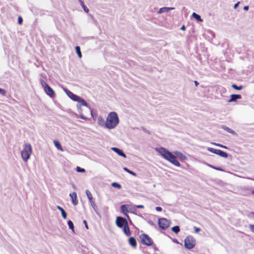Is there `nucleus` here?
Instances as JSON below:
<instances>
[{"label":"nucleus","instance_id":"obj_16","mask_svg":"<svg viewBox=\"0 0 254 254\" xmlns=\"http://www.w3.org/2000/svg\"><path fill=\"white\" fill-rule=\"evenodd\" d=\"M98 124L101 126H105V122L104 119L102 117H98Z\"/></svg>","mask_w":254,"mask_h":254},{"label":"nucleus","instance_id":"obj_4","mask_svg":"<svg viewBox=\"0 0 254 254\" xmlns=\"http://www.w3.org/2000/svg\"><path fill=\"white\" fill-rule=\"evenodd\" d=\"M196 244L195 239L191 236H187L185 239L184 246L187 249L193 248Z\"/></svg>","mask_w":254,"mask_h":254},{"label":"nucleus","instance_id":"obj_12","mask_svg":"<svg viewBox=\"0 0 254 254\" xmlns=\"http://www.w3.org/2000/svg\"><path fill=\"white\" fill-rule=\"evenodd\" d=\"M128 243L130 246L133 248H135L137 245V243L135 239L133 237H130L128 239Z\"/></svg>","mask_w":254,"mask_h":254},{"label":"nucleus","instance_id":"obj_2","mask_svg":"<svg viewBox=\"0 0 254 254\" xmlns=\"http://www.w3.org/2000/svg\"><path fill=\"white\" fill-rule=\"evenodd\" d=\"M119 119L117 114L112 112L110 113L107 118L105 124V127L109 129L114 128L119 124Z\"/></svg>","mask_w":254,"mask_h":254},{"label":"nucleus","instance_id":"obj_3","mask_svg":"<svg viewBox=\"0 0 254 254\" xmlns=\"http://www.w3.org/2000/svg\"><path fill=\"white\" fill-rule=\"evenodd\" d=\"M32 153V147L29 143H26L21 152V157L25 162H27Z\"/></svg>","mask_w":254,"mask_h":254},{"label":"nucleus","instance_id":"obj_5","mask_svg":"<svg viewBox=\"0 0 254 254\" xmlns=\"http://www.w3.org/2000/svg\"><path fill=\"white\" fill-rule=\"evenodd\" d=\"M139 239L142 244L146 246H151L153 244V241L151 238L145 234H141Z\"/></svg>","mask_w":254,"mask_h":254},{"label":"nucleus","instance_id":"obj_21","mask_svg":"<svg viewBox=\"0 0 254 254\" xmlns=\"http://www.w3.org/2000/svg\"><path fill=\"white\" fill-rule=\"evenodd\" d=\"M222 128L230 133H232V134L235 133V131L233 130H232V129L230 128L229 127H227L223 126L222 127Z\"/></svg>","mask_w":254,"mask_h":254},{"label":"nucleus","instance_id":"obj_43","mask_svg":"<svg viewBox=\"0 0 254 254\" xmlns=\"http://www.w3.org/2000/svg\"><path fill=\"white\" fill-rule=\"evenodd\" d=\"M86 12H88L89 9L85 6L84 8H83Z\"/></svg>","mask_w":254,"mask_h":254},{"label":"nucleus","instance_id":"obj_14","mask_svg":"<svg viewBox=\"0 0 254 254\" xmlns=\"http://www.w3.org/2000/svg\"><path fill=\"white\" fill-rule=\"evenodd\" d=\"M170 223H158V225L160 228L165 230L169 227Z\"/></svg>","mask_w":254,"mask_h":254},{"label":"nucleus","instance_id":"obj_27","mask_svg":"<svg viewBox=\"0 0 254 254\" xmlns=\"http://www.w3.org/2000/svg\"><path fill=\"white\" fill-rule=\"evenodd\" d=\"M232 87L236 90H241L242 89V86H238L236 84H232Z\"/></svg>","mask_w":254,"mask_h":254},{"label":"nucleus","instance_id":"obj_36","mask_svg":"<svg viewBox=\"0 0 254 254\" xmlns=\"http://www.w3.org/2000/svg\"><path fill=\"white\" fill-rule=\"evenodd\" d=\"M162 221H165V222H167L168 220L166 218H160V219H159L158 222L160 223V222H161Z\"/></svg>","mask_w":254,"mask_h":254},{"label":"nucleus","instance_id":"obj_19","mask_svg":"<svg viewBox=\"0 0 254 254\" xmlns=\"http://www.w3.org/2000/svg\"><path fill=\"white\" fill-rule=\"evenodd\" d=\"M174 9V8H173V7H163V8H161L159 9V13L164 12V9H166V12H168L170 10H173Z\"/></svg>","mask_w":254,"mask_h":254},{"label":"nucleus","instance_id":"obj_46","mask_svg":"<svg viewBox=\"0 0 254 254\" xmlns=\"http://www.w3.org/2000/svg\"><path fill=\"white\" fill-rule=\"evenodd\" d=\"M239 2L236 3L234 6V8H236L238 7V6L239 5Z\"/></svg>","mask_w":254,"mask_h":254},{"label":"nucleus","instance_id":"obj_34","mask_svg":"<svg viewBox=\"0 0 254 254\" xmlns=\"http://www.w3.org/2000/svg\"><path fill=\"white\" fill-rule=\"evenodd\" d=\"M6 91L4 89L0 88V94L4 96L5 95Z\"/></svg>","mask_w":254,"mask_h":254},{"label":"nucleus","instance_id":"obj_45","mask_svg":"<svg viewBox=\"0 0 254 254\" xmlns=\"http://www.w3.org/2000/svg\"><path fill=\"white\" fill-rule=\"evenodd\" d=\"M194 228H195V232L196 233H197L200 231V229L198 228L195 227Z\"/></svg>","mask_w":254,"mask_h":254},{"label":"nucleus","instance_id":"obj_42","mask_svg":"<svg viewBox=\"0 0 254 254\" xmlns=\"http://www.w3.org/2000/svg\"><path fill=\"white\" fill-rule=\"evenodd\" d=\"M138 208H143L144 207L143 205H138L136 206Z\"/></svg>","mask_w":254,"mask_h":254},{"label":"nucleus","instance_id":"obj_47","mask_svg":"<svg viewBox=\"0 0 254 254\" xmlns=\"http://www.w3.org/2000/svg\"><path fill=\"white\" fill-rule=\"evenodd\" d=\"M181 29L182 30H186V27L184 25H183L181 28Z\"/></svg>","mask_w":254,"mask_h":254},{"label":"nucleus","instance_id":"obj_35","mask_svg":"<svg viewBox=\"0 0 254 254\" xmlns=\"http://www.w3.org/2000/svg\"><path fill=\"white\" fill-rule=\"evenodd\" d=\"M209 166L211 168H212L213 169H215V170H219V171H222V170L221 169V168H218V167H214L212 165H209Z\"/></svg>","mask_w":254,"mask_h":254},{"label":"nucleus","instance_id":"obj_51","mask_svg":"<svg viewBox=\"0 0 254 254\" xmlns=\"http://www.w3.org/2000/svg\"><path fill=\"white\" fill-rule=\"evenodd\" d=\"M252 194H253V195H254V190H253V191H252Z\"/></svg>","mask_w":254,"mask_h":254},{"label":"nucleus","instance_id":"obj_15","mask_svg":"<svg viewBox=\"0 0 254 254\" xmlns=\"http://www.w3.org/2000/svg\"><path fill=\"white\" fill-rule=\"evenodd\" d=\"M54 143L57 149L60 150L61 151H63L62 145L58 141L55 140L54 141Z\"/></svg>","mask_w":254,"mask_h":254},{"label":"nucleus","instance_id":"obj_24","mask_svg":"<svg viewBox=\"0 0 254 254\" xmlns=\"http://www.w3.org/2000/svg\"><path fill=\"white\" fill-rule=\"evenodd\" d=\"M116 222H127V220L122 217H117Z\"/></svg>","mask_w":254,"mask_h":254},{"label":"nucleus","instance_id":"obj_11","mask_svg":"<svg viewBox=\"0 0 254 254\" xmlns=\"http://www.w3.org/2000/svg\"><path fill=\"white\" fill-rule=\"evenodd\" d=\"M112 149L116 152L119 155L122 156L124 158H126V155L121 150V149L116 148V147H113Z\"/></svg>","mask_w":254,"mask_h":254},{"label":"nucleus","instance_id":"obj_31","mask_svg":"<svg viewBox=\"0 0 254 254\" xmlns=\"http://www.w3.org/2000/svg\"><path fill=\"white\" fill-rule=\"evenodd\" d=\"M90 202L91 203V206H92V207L94 209H95V208L97 207V205H96V203H95V202L94 199L92 200H91L90 201Z\"/></svg>","mask_w":254,"mask_h":254},{"label":"nucleus","instance_id":"obj_8","mask_svg":"<svg viewBox=\"0 0 254 254\" xmlns=\"http://www.w3.org/2000/svg\"><path fill=\"white\" fill-rule=\"evenodd\" d=\"M66 94L68 95V96L73 101H77L79 100H80L79 96L73 94L70 91H67Z\"/></svg>","mask_w":254,"mask_h":254},{"label":"nucleus","instance_id":"obj_6","mask_svg":"<svg viewBox=\"0 0 254 254\" xmlns=\"http://www.w3.org/2000/svg\"><path fill=\"white\" fill-rule=\"evenodd\" d=\"M40 82L42 87L44 88L45 91L49 96L51 97H54L55 96V92L45 81L43 80H41Z\"/></svg>","mask_w":254,"mask_h":254},{"label":"nucleus","instance_id":"obj_29","mask_svg":"<svg viewBox=\"0 0 254 254\" xmlns=\"http://www.w3.org/2000/svg\"><path fill=\"white\" fill-rule=\"evenodd\" d=\"M77 102H78L79 103H80L82 105H84V106H86L87 105V103L85 101V100L82 99H81L80 97V100H79Z\"/></svg>","mask_w":254,"mask_h":254},{"label":"nucleus","instance_id":"obj_33","mask_svg":"<svg viewBox=\"0 0 254 254\" xmlns=\"http://www.w3.org/2000/svg\"><path fill=\"white\" fill-rule=\"evenodd\" d=\"M69 228L72 230V231L74 232V225L73 223H68Z\"/></svg>","mask_w":254,"mask_h":254},{"label":"nucleus","instance_id":"obj_44","mask_svg":"<svg viewBox=\"0 0 254 254\" xmlns=\"http://www.w3.org/2000/svg\"><path fill=\"white\" fill-rule=\"evenodd\" d=\"M249 8V6H245L244 7V9L245 10H246V11H247V10H248Z\"/></svg>","mask_w":254,"mask_h":254},{"label":"nucleus","instance_id":"obj_40","mask_svg":"<svg viewBox=\"0 0 254 254\" xmlns=\"http://www.w3.org/2000/svg\"><path fill=\"white\" fill-rule=\"evenodd\" d=\"M250 229L252 232H254V225H250Z\"/></svg>","mask_w":254,"mask_h":254},{"label":"nucleus","instance_id":"obj_37","mask_svg":"<svg viewBox=\"0 0 254 254\" xmlns=\"http://www.w3.org/2000/svg\"><path fill=\"white\" fill-rule=\"evenodd\" d=\"M23 19L21 16H19L18 18V22L19 24H21L22 22Z\"/></svg>","mask_w":254,"mask_h":254},{"label":"nucleus","instance_id":"obj_48","mask_svg":"<svg viewBox=\"0 0 254 254\" xmlns=\"http://www.w3.org/2000/svg\"><path fill=\"white\" fill-rule=\"evenodd\" d=\"M194 83L195 85L196 86H198V85L199 84V83H198L197 81H194Z\"/></svg>","mask_w":254,"mask_h":254},{"label":"nucleus","instance_id":"obj_20","mask_svg":"<svg viewBox=\"0 0 254 254\" xmlns=\"http://www.w3.org/2000/svg\"><path fill=\"white\" fill-rule=\"evenodd\" d=\"M121 210L123 212H124L126 215L127 213L128 212L127 206L126 205H122L121 207Z\"/></svg>","mask_w":254,"mask_h":254},{"label":"nucleus","instance_id":"obj_1","mask_svg":"<svg viewBox=\"0 0 254 254\" xmlns=\"http://www.w3.org/2000/svg\"><path fill=\"white\" fill-rule=\"evenodd\" d=\"M156 150L166 160H168L174 165L180 167L181 164L177 160L176 157L171 152L163 147L157 148Z\"/></svg>","mask_w":254,"mask_h":254},{"label":"nucleus","instance_id":"obj_30","mask_svg":"<svg viewBox=\"0 0 254 254\" xmlns=\"http://www.w3.org/2000/svg\"><path fill=\"white\" fill-rule=\"evenodd\" d=\"M112 186L114 187L117 188L119 189L121 188V185L117 183H113Z\"/></svg>","mask_w":254,"mask_h":254},{"label":"nucleus","instance_id":"obj_53","mask_svg":"<svg viewBox=\"0 0 254 254\" xmlns=\"http://www.w3.org/2000/svg\"><path fill=\"white\" fill-rule=\"evenodd\" d=\"M83 222L85 223V222H86V221H85V220H84Z\"/></svg>","mask_w":254,"mask_h":254},{"label":"nucleus","instance_id":"obj_9","mask_svg":"<svg viewBox=\"0 0 254 254\" xmlns=\"http://www.w3.org/2000/svg\"><path fill=\"white\" fill-rule=\"evenodd\" d=\"M69 196L71 198L72 203L73 205H76L78 203V200L77 199V194L75 192H72L69 194Z\"/></svg>","mask_w":254,"mask_h":254},{"label":"nucleus","instance_id":"obj_38","mask_svg":"<svg viewBox=\"0 0 254 254\" xmlns=\"http://www.w3.org/2000/svg\"><path fill=\"white\" fill-rule=\"evenodd\" d=\"M116 224L120 228H122V227L124 228L125 223H116Z\"/></svg>","mask_w":254,"mask_h":254},{"label":"nucleus","instance_id":"obj_41","mask_svg":"<svg viewBox=\"0 0 254 254\" xmlns=\"http://www.w3.org/2000/svg\"><path fill=\"white\" fill-rule=\"evenodd\" d=\"M81 5H82L83 8H84L85 5L84 4L83 2L81 0H79Z\"/></svg>","mask_w":254,"mask_h":254},{"label":"nucleus","instance_id":"obj_7","mask_svg":"<svg viewBox=\"0 0 254 254\" xmlns=\"http://www.w3.org/2000/svg\"><path fill=\"white\" fill-rule=\"evenodd\" d=\"M207 150L211 153L216 154L224 158H227L228 157V154L226 152L219 149H216L213 148L209 147L208 148Z\"/></svg>","mask_w":254,"mask_h":254},{"label":"nucleus","instance_id":"obj_13","mask_svg":"<svg viewBox=\"0 0 254 254\" xmlns=\"http://www.w3.org/2000/svg\"><path fill=\"white\" fill-rule=\"evenodd\" d=\"M124 232L127 235L129 236L131 234L130 231L129 230V228L128 225V223H125L123 228Z\"/></svg>","mask_w":254,"mask_h":254},{"label":"nucleus","instance_id":"obj_23","mask_svg":"<svg viewBox=\"0 0 254 254\" xmlns=\"http://www.w3.org/2000/svg\"><path fill=\"white\" fill-rule=\"evenodd\" d=\"M86 195H87L88 199L89 200V201L93 199L92 194L90 191H89L88 190H86Z\"/></svg>","mask_w":254,"mask_h":254},{"label":"nucleus","instance_id":"obj_10","mask_svg":"<svg viewBox=\"0 0 254 254\" xmlns=\"http://www.w3.org/2000/svg\"><path fill=\"white\" fill-rule=\"evenodd\" d=\"M242 96L240 94H232L230 96V99L228 100V102H236L237 99H241Z\"/></svg>","mask_w":254,"mask_h":254},{"label":"nucleus","instance_id":"obj_49","mask_svg":"<svg viewBox=\"0 0 254 254\" xmlns=\"http://www.w3.org/2000/svg\"><path fill=\"white\" fill-rule=\"evenodd\" d=\"M84 224H85V226L86 228L87 229H88V225H87V223H84Z\"/></svg>","mask_w":254,"mask_h":254},{"label":"nucleus","instance_id":"obj_52","mask_svg":"<svg viewBox=\"0 0 254 254\" xmlns=\"http://www.w3.org/2000/svg\"><path fill=\"white\" fill-rule=\"evenodd\" d=\"M67 222L70 223V222H71V221L69 220Z\"/></svg>","mask_w":254,"mask_h":254},{"label":"nucleus","instance_id":"obj_26","mask_svg":"<svg viewBox=\"0 0 254 254\" xmlns=\"http://www.w3.org/2000/svg\"><path fill=\"white\" fill-rule=\"evenodd\" d=\"M124 170L125 171H126L129 174H131V175H133L134 176H136V174L134 172H132L131 171H130L129 170H128L126 167L124 168Z\"/></svg>","mask_w":254,"mask_h":254},{"label":"nucleus","instance_id":"obj_17","mask_svg":"<svg viewBox=\"0 0 254 254\" xmlns=\"http://www.w3.org/2000/svg\"><path fill=\"white\" fill-rule=\"evenodd\" d=\"M192 16L197 21L201 22L202 21V19L201 18V17L198 14H196L195 12H193L192 14Z\"/></svg>","mask_w":254,"mask_h":254},{"label":"nucleus","instance_id":"obj_50","mask_svg":"<svg viewBox=\"0 0 254 254\" xmlns=\"http://www.w3.org/2000/svg\"><path fill=\"white\" fill-rule=\"evenodd\" d=\"M182 158H183H183H184V159H186V156H183L182 157Z\"/></svg>","mask_w":254,"mask_h":254},{"label":"nucleus","instance_id":"obj_28","mask_svg":"<svg viewBox=\"0 0 254 254\" xmlns=\"http://www.w3.org/2000/svg\"><path fill=\"white\" fill-rule=\"evenodd\" d=\"M76 170L77 172L84 173L85 172V170L84 169L81 168L78 166L76 167Z\"/></svg>","mask_w":254,"mask_h":254},{"label":"nucleus","instance_id":"obj_39","mask_svg":"<svg viewBox=\"0 0 254 254\" xmlns=\"http://www.w3.org/2000/svg\"><path fill=\"white\" fill-rule=\"evenodd\" d=\"M162 208L161 207H159V206H157L156 207V210L157 211H162Z\"/></svg>","mask_w":254,"mask_h":254},{"label":"nucleus","instance_id":"obj_32","mask_svg":"<svg viewBox=\"0 0 254 254\" xmlns=\"http://www.w3.org/2000/svg\"><path fill=\"white\" fill-rule=\"evenodd\" d=\"M213 144H214L216 146L220 147L221 148H227V147L219 143H214Z\"/></svg>","mask_w":254,"mask_h":254},{"label":"nucleus","instance_id":"obj_22","mask_svg":"<svg viewBox=\"0 0 254 254\" xmlns=\"http://www.w3.org/2000/svg\"><path fill=\"white\" fill-rule=\"evenodd\" d=\"M75 51L76 52L79 58H81L82 57V54L80 51V48L79 46H76L75 47Z\"/></svg>","mask_w":254,"mask_h":254},{"label":"nucleus","instance_id":"obj_18","mask_svg":"<svg viewBox=\"0 0 254 254\" xmlns=\"http://www.w3.org/2000/svg\"><path fill=\"white\" fill-rule=\"evenodd\" d=\"M57 208L61 211L63 217L65 219L66 217V213L64 209L60 206H58Z\"/></svg>","mask_w":254,"mask_h":254},{"label":"nucleus","instance_id":"obj_25","mask_svg":"<svg viewBox=\"0 0 254 254\" xmlns=\"http://www.w3.org/2000/svg\"><path fill=\"white\" fill-rule=\"evenodd\" d=\"M172 230L175 233L177 234L180 230V227L178 226H176L173 227L172 228Z\"/></svg>","mask_w":254,"mask_h":254}]
</instances>
